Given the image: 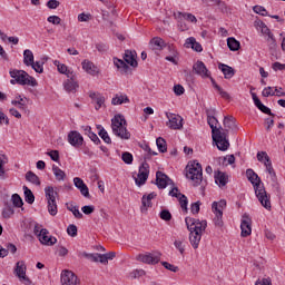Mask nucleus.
<instances>
[{"label":"nucleus","instance_id":"f257e3e1","mask_svg":"<svg viewBox=\"0 0 285 285\" xmlns=\"http://www.w3.org/2000/svg\"><path fill=\"white\" fill-rule=\"evenodd\" d=\"M246 177L248 181H250V184L254 186L255 195L262 207L266 208V210H271V195H268L264 184H262V178H259V175H257V173H255L253 169H247Z\"/></svg>","mask_w":285,"mask_h":285},{"label":"nucleus","instance_id":"f03ea898","mask_svg":"<svg viewBox=\"0 0 285 285\" xmlns=\"http://www.w3.org/2000/svg\"><path fill=\"white\" fill-rule=\"evenodd\" d=\"M187 229L189 230V242L193 248H199V242H202V235L206 230L208 223L206 220H199L195 218H185Z\"/></svg>","mask_w":285,"mask_h":285},{"label":"nucleus","instance_id":"7ed1b4c3","mask_svg":"<svg viewBox=\"0 0 285 285\" xmlns=\"http://www.w3.org/2000/svg\"><path fill=\"white\" fill-rule=\"evenodd\" d=\"M207 124L212 129V139L216 144L218 150H222L223 153L228 150L230 142L226 139V131H222V127L217 128V124H219L217 118H207Z\"/></svg>","mask_w":285,"mask_h":285},{"label":"nucleus","instance_id":"20e7f679","mask_svg":"<svg viewBox=\"0 0 285 285\" xmlns=\"http://www.w3.org/2000/svg\"><path fill=\"white\" fill-rule=\"evenodd\" d=\"M114 65L120 70L121 75H132L131 68H137V66H139V62H137V51L125 50L124 60L114 58Z\"/></svg>","mask_w":285,"mask_h":285},{"label":"nucleus","instance_id":"39448f33","mask_svg":"<svg viewBox=\"0 0 285 285\" xmlns=\"http://www.w3.org/2000/svg\"><path fill=\"white\" fill-rule=\"evenodd\" d=\"M9 75L11 77L10 83L14 86V83H19V86H37V79L35 77L28 75V72L19 69H11L9 71Z\"/></svg>","mask_w":285,"mask_h":285},{"label":"nucleus","instance_id":"423d86ee","mask_svg":"<svg viewBox=\"0 0 285 285\" xmlns=\"http://www.w3.org/2000/svg\"><path fill=\"white\" fill-rule=\"evenodd\" d=\"M186 177L187 179H190L193 186H202V183L204 181V169L202 168V164L197 163V160H194L186 167Z\"/></svg>","mask_w":285,"mask_h":285},{"label":"nucleus","instance_id":"0eeeda50","mask_svg":"<svg viewBox=\"0 0 285 285\" xmlns=\"http://www.w3.org/2000/svg\"><path fill=\"white\" fill-rule=\"evenodd\" d=\"M126 126H128V122H126V118L121 115H116L111 119V130L120 139H130V134Z\"/></svg>","mask_w":285,"mask_h":285},{"label":"nucleus","instance_id":"6e6552de","mask_svg":"<svg viewBox=\"0 0 285 285\" xmlns=\"http://www.w3.org/2000/svg\"><path fill=\"white\" fill-rule=\"evenodd\" d=\"M173 17L177 21V28L180 32L190 30V27L186 21H189V23H197V17L193 13L177 11L173 13Z\"/></svg>","mask_w":285,"mask_h":285},{"label":"nucleus","instance_id":"1a4fd4ad","mask_svg":"<svg viewBox=\"0 0 285 285\" xmlns=\"http://www.w3.org/2000/svg\"><path fill=\"white\" fill-rule=\"evenodd\" d=\"M225 208H226V199H222L218 203L214 202L212 204V210L215 215L214 224L218 228H222V226H224V220L222 218L224 217V209Z\"/></svg>","mask_w":285,"mask_h":285},{"label":"nucleus","instance_id":"9d476101","mask_svg":"<svg viewBox=\"0 0 285 285\" xmlns=\"http://www.w3.org/2000/svg\"><path fill=\"white\" fill-rule=\"evenodd\" d=\"M45 195L48 202V210L49 214L52 215L55 217V215H57L58 210H57V191H55L53 187H46L45 188Z\"/></svg>","mask_w":285,"mask_h":285},{"label":"nucleus","instance_id":"9b49d317","mask_svg":"<svg viewBox=\"0 0 285 285\" xmlns=\"http://www.w3.org/2000/svg\"><path fill=\"white\" fill-rule=\"evenodd\" d=\"M35 235H38L39 242L42 243L45 246H55L57 244V238L50 235V232L46 228H39V226L35 227Z\"/></svg>","mask_w":285,"mask_h":285},{"label":"nucleus","instance_id":"f8f14e48","mask_svg":"<svg viewBox=\"0 0 285 285\" xmlns=\"http://www.w3.org/2000/svg\"><path fill=\"white\" fill-rule=\"evenodd\" d=\"M156 186L160 190H164L166 186H171V188H176L175 181H173V179H170V177H168V175H166L164 171L156 173Z\"/></svg>","mask_w":285,"mask_h":285},{"label":"nucleus","instance_id":"ddd939ff","mask_svg":"<svg viewBox=\"0 0 285 285\" xmlns=\"http://www.w3.org/2000/svg\"><path fill=\"white\" fill-rule=\"evenodd\" d=\"M26 271H27L26 262L19 261L16 264L14 273L22 284L30 285L32 284V281H30V278L26 276Z\"/></svg>","mask_w":285,"mask_h":285},{"label":"nucleus","instance_id":"4468645a","mask_svg":"<svg viewBox=\"0 0 285 285\" xmlns=\"http://www.w3.org/2000/svg\"><path fill=\"white\" fill-rule=\"evenodd\" d=\"M148 175H150V165L146 161L139 167L138 176L135 179L137 186H144L148 181Z\"/></svg>","mask_w":285,"mask_h":285},{"label":"nucleus","instance_id":"2eb2a0df","mask_svg":"<svg viewBox=\"0 0 285 285\" xmlns=\"http://www.w3.org/2000/svg\"><path fill=\"white\" fill-rule=\"evenodd\" d=\"M166 117L169 119L167 126L171 130H181V128H184V118H181V116L176 114H166Z\"/></svg>","mask_w":285,"mask_h":285},{"label":"nucleus","instance_id":"dca6fc26","mask_svg":"<svg viewBox=\"0 0 285 285\" xmlns=\"http://www.w3.org/2000/svg\"><path fill=\"white\" fill-rule=\"evenodd\" d=\"M169 197H176L178 199L180 208L185 210V213H188V197L186 195L179 193L178 187H173L169 191Z\"/></svg>","mask_w":285,"mask_h":285},{"label":"nucleus","instance_id":"f3484780","mask_svg":"<svg viewBox=\"0 0 285 285\" xmlns=\"http://www.w3.org/2000/svg\"><path fill=\"white\" fill-rule=\"evenodd\" d=\"M61 284L62 285H79V277L72 271L65 269L61 273Z\"/></svg>","mask_w":285,"mask_h":285},{"label":"nucleus","instance_id":"a211bd4d","mask_svg":"<svg viewBox=\"0 0 285 285\" xmlns=\"http://www.w3.org/2000/svg\"><path fill=\"white\" fill-rule=\"evenodd\" d=\"M252 226L253 220L250 219V216H248V214H244L240 223L242 237H248V235L253 233Z\"/></svg>","mask_w":285,"mask_h":285},{"label":"nucleus","instance_id":"6ab92c4d","mask_svg":"<svg viewBox=\"0 0 285 285\" xmlns=\"http://www.w3.org/2000/svg\"><path fill=\"white\" fill-rule=\"evenodd\" d=\"M137 262H142V264H159L160 258V254L155 256L153 254H139L136 256Z\"/></svg>","mask_w":285,"mask_h":285},{"label":"nucleus","instance_id":"aec40b11","mask_svg":"<svg viewBox=\"0 0 285 285\" xmlns=\"http://www.w3.org/2000/svg\"><path fill=\"white\" fill-rule=\"evenodd\" d=\"M252 95V99L256 106V108H258V110H261V112H264V115H269V117H275V114H273V111H271V108L266 107V105L262 104V100H259V98L257 97V94L255 92H250Z\"/></svg>","mask_w":285,"mask_h":285},{"label":"nucleus","instance_id":"412c9836","mask_svg":"<svg viewBox=\"0 0 285 285\" xmlns=\"http://www.w3.org/2000/svg\"><path fill=\"white\" fill-rule=\"evenodd\" d=\"M68 141L73 148H79L80 146H83V136L78 131H70L68 134Z\"/></svg>","mask_w":285,"mask_h":285},{"label":"nucleus","instance_id":"4be33fe9","mask_svg":"<svg viewBox=\"0 0 285 285\" xmlns=\"http://www.w3.org/2000/svg\"><path fill=\"white\" fill-rule=\"evenodd\" d=\"M157 197V194L155 191L150 193L149 195H144L141 198V213H147L148 208H153V199Z\"/></svg>","mask_w":285,"mask_h":285},{"label":"nucleus","instance_id":"5701e85b","mask_svg":"<svg viewBox=\"0 0 285 285\" xmlns=\"http://www.w3.org/2000/svg\"><path fill=\"white\" fill-rule=\"evenodd\" d=\"M193 70L204 79H208V77H210V71H208V68H206V65L203 61H197L193 66Z\"/></svg>","mask_w":285,"mask_h":285},{"label":"nucleus","instance_id":"b1692460","mask_svg":"<svg viewBox=\"0 0 285 285\" xmlns=\"http://www.w3.org/2000/svg\"><path fill=\"white\" fill-rule=\"evenodd\" d=\"M73 184L78 190H80L82 197L90 198V190L88 189V185L83 183V179L76 177L73 178Z\"/></svg>","mask_w":285,"mask_h":285},{"label":"nucleus","instance_id":"393cba45","mask_svg":"<svg viewBox=\"0 0 285 285\" xmlns=\"http://www.w3.org/2000/svg\"><path fill=\"white\" fill-rule=\"evenodd\" d=\"M53 65L57 66L58 72H60V75H66L68 79H75L76 77L75 71L68 69V66L59 62L58 60L53 61Z\"/></svg>","mask_w":285,"mask_h":285},{"label":"nucleus","instance_id":"a878e982","mask_svg":"<svg viewBox=\"0 0 285 285\" xmlns=\"http://www.w3.org/2000/svg\"><path fill=\"white\" fill-rule=\"evenodd\" d=\"M224 126H225V130H223V132H226V135H228V130H237V125L235 124V117L233 116H226L224 118V121H223Z\"/></svg>","mask_w":285,"mask_h":285},{"label":"nucleus","instance_id":"bb28decb","mask_svg":"<svg viewBox=\"0 0 285 285\" xmlns=\"http://www.w3.org/2000/svg\"><path fill=\"white\" fill-rule=\"evenodd\" d=\"M185 47L191 48V50H195V52H202V50H204V48H202V43L197 42V39H195V37L187 38Z\"/></svg>","mask_w":285,"mask_h":285},{"label":"nucleus","instance_id":"cd10ccee","mask_svg":"<svg viewBox=\"0 0 285 285\" xmlns=\"http://www.w3.org/2000/svg\"><path fill=\"white\" fill-rule=\"evenodd\" d=\"M149 47L151 50H164V48H166V42L160 37H155L150 40Z\"/></svg>","mask_w":285,"mask_h":285},{"label":"nucleus","instance_id":"c85d7f7f","mask_svg":"<svg viewBox=\"0 0 285 285\" xmlns=\"http://www.w3.org/2000/svg\"><path fill=\"white\" fill-rule=\"evenodd\" d=\"M90 99H92V101H95V104L97 105L95 108L96 110H99L101 108V106H104L106 104V98L104 96H101V94H97V92H90L89 94Z\"/></svg>","mask_w":285,"mask_h":285},{"label":"nucleus","instance_id":"c756f323","mask_svg":"<svg viewBox=\"0 0 285 285\" xmlns=\"http://www.w3.org/2000/svg\"><path fill=\"white\" fill-rule=\"evenodd\" d=\"M218 68L222 70L226 79H233V77H235V69H233V67L225 63H219Z\"/></svg>","mask_w":285,"mask_h":285},{"label":"nucleus","instance_id":"7c9ffc66","mask_svg":"<svg viewBox=\"0 0 285 285\" xmlns=\"http://www.w3.org/2000/svg\"><path fill=\"white\" fill-rule=\"evenodd\" d=\"M82 69L85 72H88V75H97L99 70H97V67L95 63H92L90 60H83L82 61Z\"/></svg>","mask_w":285,"mask_h":285},{"label":"nucleus","instance_id":"2f4dec72","mask_svg":"<svg viewBox=\"0 0 285 285\" xmlns=\"http://www.w3.org/2000/svg\"><path fill=\"white\" fill-rule=\"evenodd\" d=\"M75 77L73 79L69 78L67 81H65L63 83V88L67 92H77V88H79V85L77 83V81H75Z\"/></svg>","mask_w":285,"mask_h":285},{"label":"nucleus","instance_id":"473e14b6","mask_svg":"<svg viewBox=\"0 0 285 285\" xmlns=\"http://www.w3.org/2000/svg\"><path fill=\"white\" fill-rule=\"evenodd\" d=\"M112 106H121V104H130V99L126 95H116L111 100Z\"/></svg>","mask_w":285,"mask_h":285},{"label":"nucleus","instance_id":"72a5a7b5","mask_svg":"<svg viewBox=\"0 0 285 285\" xmlns=\"http://www.w3.org/2000/svg\"><path fill=\"white\" fill-rule=\"evenodd\" d=\"M26 179L35 186H41V180L39 179V176H37V174H35L33 171H27Z\"/></svg>","mask_w":285,"mask_h":285},{"label":"nucleus","instance_id":"f704fd0d","mask_svg":"<svg viewBox=\"0 0 285 285\" xmlns=\"http://www.w3.org/2000/svg\"><path fill=\"white\" fill-rule=\"evenodd\" d=\"M227 46H228L229 50H232V52H237V50H239L242 43H239V41L237 39H235L234 37H230L227 39Z\"/></svg>","mask_w":285,"mask_h":285},{"label":"nucleus","instance_id":"c9c22d12","mask_svg":"<svg viewBox=\"0 0 285 285\" xmlns=\"http://www.w3.org/2000/svg\"><path fill=\"white\" fill-rule=\"evenodd\" d=\"M35 62V55L29 50L26 49L23 51V63L24 66H31Z\"/></svg>","mask_w":285,"mask_h":285},{"label":"nucleus","instance_id":"e433bc0d","mask_svg":"<svg viewBox=\"0 0 285 285\" xmlns=\"http://www.w3.org/2000/svg\"><path fill=\"white\" fill-rule=\"evenodd\" d=\"M52 173L58 181H63L66 179V171L61 170L58 166H52Z\"/></svg>","mask_w":285,"mask_h":285},{"label":"nucleus","instance_id":"4c0bfd02","mask_svg":"<svg viewBox=\"0 0 285 285\" xmlns=\"http://www.w3.org/2000/svg\"><path fill=\"white\" fill-rule=\"evenodd\" d=\"M215 179L218 186H226L228 184V176L222 171L217 173V175L215 176Z\"/></svg>","mask_w":285,"mask_h":285},{"label":"nucleus","instance_id":"58836bf2","mask_svg":"<svg viewBox=\"0 0 285 285\" xmlns=\"http://www.w3.org/2000/svg\"><path fill=\"white\" fill-rule=\"evenodd\" d=\"M67 210H70V213H72V215L76 217V219H83V214L79 212V207H77L76 205L67 204Z\"/></svg>","mask_w":285,"mask_h":285},{"label":"nucleus","instance_id":"ea45409f","mask_svg":"<svg viewBox=\"0 0 285 285\" xmlns=\"http://www.w3.org/2000/svg\"><path fill=\"white\" fill-rule=\"evenodd\" d=\"M23 190L24 200L27 202V204H35V194H32V190H30V188H28L27 186H23Z\"/></svg>","mask_w":285,"mask_h":285},{"label":"nucleus","instance_id":"a19ab883","mask_svg":"<svg viewBox=\"0 0 285 285\" xmlns=\"http://www.w3.org/2000/svg\"><path fill=\"white\" fill-rule=\"evenodd\" d=\"M156 146L159 150V153H166L168 150V147L166 146V139L159 137L156 139Z\"/></svg>","mask_w":285,"mask_h":285},{"label":"nucleus","instance_id":"79ce46f5","mask_svg":"<svg viewBox=\"0 0 285 285\" xmlns=\"http://www.w3.org/2000/svg\"><path fill=\"white\" fill-rule=\"evenodd\" d=\"M11 200L16 208H23V199H21V196H19V194H13L11 196Z\"/></svg>","mask_w":285,"mask_h":285},{"label":"nucleus","instance_id":"37998d69","mask_svg":"<svg viewBox=\"0 0 285 285\" xmlns=\"http://www.w3.org/2000/svg\"><path fill=\"white\" fill-rule=\"evenodd\" d=\"M12 215H14V208L12 207V205H6L2 210V216L4 217V219H10Z\"/></svg>","mask_w":285,"mask_h":285},{"label":"nucleus","instance_id":"c03bdc74","mask_svg":"<svg viewBox=\"0 0 285 285\" xmlns=\"http://www.w3.org/2000/svg\"><path fill=\"white\" fill-rule=\"evenodd\" d=\"M6 164H8V158L6 157V155H0V178L1 179H4L6 169L3 168V166H6Z\"/></svg>","mask_w":285,"mask_h":285},{"label":"nucleus","instance_id":"a18cd8bd","mask_svg":"<svg viewBox=\"0 0 285 285\" xmlns=\"http://www.w3.org/2000/svg\"><path fill=\"white\" fill-rule=\"evenodd\" d=\"M140 148L142 150H145L146 153H148L146 156H145V159H150V157L157 155V151H153V149H150V146H148V144H142L140 145Z\"/></svg>","mask_w":285,"mask_h":285},{"label":"nucleus","instance_id":"49530a36","mask_svg":"<svg viewBox=\"0 0 285 285\" xmlns=\"http://www.w3.org/2000/svg\"><path fill=\"white\" fill-rule=\"evenodd\" d=\"M159 217L163 219V222H170V219H173V214H170V210L168 209H163L159 213Z\"/></svg>","mask_w":285,"mask_h":285},{"label":"nucleus","instance_id":"de8ad7c7","mask_svg":"<svg viewBox=\"0 0 285 285\" xmlns=\"http://www.w3.org/2000/svg\"><path fill=\"white\" fill-rule=\"evenodd\" d=\"M98 135L105 141V144H112V139H110V136L108 135V131H106V129H100Z\"/></svg>","mask_w":285,"mask_h":285},{"label":"nucleus","instance_id":"09e8293b","mask_svg":"<svg viewBox=\"0 0 285 285\" xmlns=\"http://www.w3.org/2000/svg\"><path fill=\"white\" fill-rule=\"evenodd\" d=\"M131 279H137V277H144L146 275V271L144 269H134L129 273Z\"/></svg>","mask_w":285,"mask_h":285},{"label":"nucleus","instance_id":"8fccbe9b","mask_svg":"<svg viewBox=\"0 0 285 285\" xmlns=\"http://www.w3.org/2000/svg\"><path fill=\"white\" fill-rule=\"evenodd\" d=\"M257 159L258 161H263L264 164L271 161V157L268 156V154H266V151H258Z\"/></svg>","mask_w":285,"mask_h":285},{"label":"nucleus","instance_id":"3c124183","mask_svg":"<svg viewBox=\"0 0 285 285\" xmlns=\"http://www.w3.org/2000/svg\"><path fill=\"white\" fill-rule=\"evenodd\" d=\"M264 166H265L268 175H271L272 179H273V177H277V175L275 174V169H273V163L271 160H267V163H265Z\"/></svg>","mask_w":285,"mask_h":285},{"label":"nucleus","instance_id":"603ef678","mask_svg":"<svg viewBox=\"0 0 285 285\" xmlns=\"http://www.w3.org/2000/svg\"><path fill=\"white\" fill-rule=\"evenodd\" d=\"M254 12H256V14H261L262 17H267L268 16V11H266V8L262 7V6H255L253 8Z\"/></svg>","mask_w":285,"mask_h":285},{"label":"nucleus","instance_id":"864d4df0","mask_svg":"<svg viewBox=\"0 0 285 285\" xmlns=\"http://www.w3.org/2000/svg\"><path fill=\"white\" fill-rule=\"evenodd\" d=\"M31 68L38 72L39 75H41L43 72V63L39 62V61H33L32 65H30Z\"/></svg>","mask_w":285,"mask_h":285},{"label":"nucleus","instance_id":"5fc2aeb1","mask_svg":"<svg viewBox=\"0 0 285 285\" xmlns=\"http://www.w3.org/2000/svg\"><path fill=\"white\" fill-rule=\"evenodd\" d=\"M161 266H164V268H166L167 271H171V273H177L179 271V267H177L168 262H163Z\"/></svg>","mask_w":285,"mask_h":285},{"label":"nucleus","instance_id":"6e6d98bb","mask_svg":"<svg viewBox=\"0 0 285 285\" xmlns=\"http://www.w3.org/2000/svg\"><path fill=\"white\" fill-rule=\"evenodd\" d=\"M121 159H122V161H124L125 164L130 165V164H132V154H130V153H128V151H125V153H122V155H121Z\"/></svg>","mask_w":285,"mask_h":285},{"label":"nucleus","instance_id":"4d7b16f0","mask_svg":"<svg viewBox=\"0 0 285 285\" xmlns=\"http://www.w3.org/2000/svg\"><path fill=\"white\" fill-rule=\"evenodd\" d=\"M59 6H61V2H59V0H49L47 2V8H49V10H57Z\"/></svg>","mask_w":285,"mask_h":285},{"label":"nucleus","instance_id":"13d9d810","mask_svg":"<svg viewBox=\"0 0 285 285\" xmlns=\"http://www.w3.org/2000/svg\"><path fill=\"white\" fill-rule=\"evenodd\" d=\"M174 246H175V248H177V250H179L180 255H184V253L186 252L184 242H181V240H175Z\"/></svg>","mask_w":285,"mask_h":285},{"label":"nucleus","instance_id":"bf43d9fd","mask_svg":"<svg viewBox=\"0 0 285 285\" xmlns=\"http://www.w3.org/2000/svg\"><path fill=\"white\" fill-rule=\"evenodd\" d=\"M47 21L53 26H59V23H61V18L59 16H49Z\"/></svg>","mask_w":285,"mask_h":285},{"label":"nucleus","instance_id":"052dcab7","mask_svg":"<svg viewBox=\"0 0 285 285\" xmlns=\"http://www.w3.org/2000/svg\"><path fill=\"white\" fill-rule=\"evenodd\" d=\"M114 257H117V253L115 252L102 254V264H108V259H112Z\"/></svg>","mask_w":285,"mask_h":285},{"label":"nucleus","instance_id":"680f3d73","mask_svg":"<svg viewBox=\"0 0 285 285\" xmlns=\"http://www.w3.org/2000/svg\"><path fill=\"white\" fill-rule=\"evenodd\" d=\"M267 42L269 46V50H275V48H277V41L275 40V36H269L267 37Z\"/></svg>","mask_w":285,"mask_h":285},{"label":"nucleus","instance_id":"e2e57ef3","mask_svg":"<svg viewBox=\"0 0 285 285\" xmlns=\"http://www.w3.org/2000/svg\"><path fill=\"white\" fill-rule=\"evenodd\" d=\"M89 259H91V262H100V264H104V254H90Z\"/></svg>","mask_w":285,"mask_h":285},{"label":"nucleus","instance_id":"0e129e2a","mask_svg":"<svg viewBox=\"0 0 285 285\" xmlns=\"http://www.w3.org/2000/svg\"><path fill=\"white\" fill-rule=\"evenodd\" d=\"M67 233L70 237H77V226L75 224L69 225L67 227Z\"/></svg>","mask_w":285,"mask_h":285},{"label":"nucleus","instance_id":"69168bd1","mask_svg":"<svg viewBox=\"0 0 285 285\" xmlns=\"http://www.w3.org/2000/svg\"><path fill=\"white\" fill-rule=\"evenodd\" d=\"M46 155H48L52 161H59V150L47 151Z\"/></svg>","mask_w":285,"mask_h":285},{"label":"nucleus","instance_id":"338daca9","mask_svg":"<svg viewBox=\"0 0 285 285\" xmlns=\"http://www.w3.org/2000/svg\"><path fill=\"white\" fill-rule=\"evenodd\" d=\"M81 210L85 215H92V213H95V206L86 205L81 208Z\"/></svg>","mask_w":285,"mask_h":285},{"label":"nucleus","instance_id":"774afa93","mask_svg":"<svg viewBox=\"0 0 285 285\" xmlns=\"http://www.w3.org/2000/svg\"><path fill=\"white\" fill-rule=\"evenodd\" d=\"M186 90L184 89V86L181 85H176L174 86V92L177 95V97H181Z\"/></svg>","mask_w":285,"mask_h":285}]
</instances>
